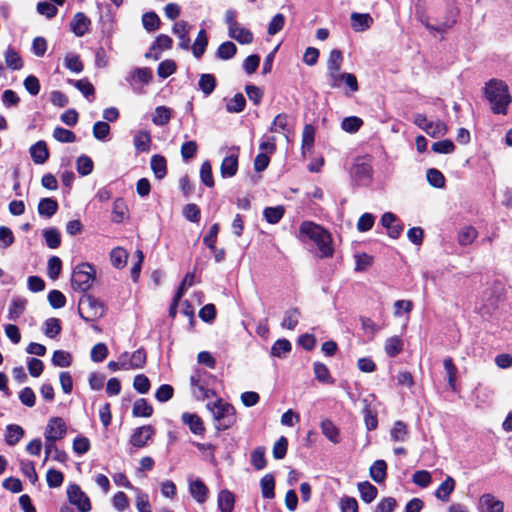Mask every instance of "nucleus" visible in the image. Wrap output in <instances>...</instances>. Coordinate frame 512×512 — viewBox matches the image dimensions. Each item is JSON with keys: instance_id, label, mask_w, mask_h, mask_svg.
<instances>
[{"instance_id": "f257e3e1", "label": "nucleus", "mask_w": 512, "mask_h": 512, "mask_svg": "<svg viewBox=\"0 0 512 512\" xmlns=\"http://www.w3.org/2000/svg\"><path fill=\"white\" fill-rule=\"evenodd\" d=\"M67 427L64 420L60 417L51 418L46 426L44 437H45V458L43 464L47 462L52 452H55L53 460L60 463H65L68 456L65 451L59 449L56 445L58 440H61L66 435Z\"/></svg>"}, {"instance_id": "f03ea898", "label": "nucleus", "mask_w": 512, "mask_h": 512, "mask_svg": "<svg viewBox=\"0 0 512 512\" xmlns=\"http://www.w3.org/2000/svg\"><path fill=\"white\" fill-rule=\"evenodd\" d=\"M299 238L302 242H313L318 249L319 257L326 258L333 255L331 235L321 226L309 221L303 222L299 229Z\"/></svg>"}, {"instance_id": "7ed1b4c3", "label": "nucleus", "mask_w": 512, "mask_h": 512, "mask_svg": "<svg viewBox=\"0 0 512 512\" xmlns=\"http://www.w3.org/2000/svg\"><path fill=\"white\" fill-rule=\"evenodd\" d=\"M485 96L491 104L495 114L507 113V107L511 102L508 86L501 80L492 79L485 87Z\"/></svg>"}, {"instance_id": "20e7f679", "label": "nucleus", "mask_w": 512, "mask_h": 512, "mask_svg": "<svg viewBox=\"0 0 512 512\" xmlns=\"http://www.w3.org/2000/svg\"><path fill=\"white\" fill-rule=\"evenodd\" d=\"M206 407L212 413L213 419L216 422L215 428L218 431L231 428L237 421L234 406L228 402H224L221 398L207 403Z\"/></svg>"}, {"instance_id": "39448f33", "label": "nucleus", "mask_w": 512, "mask_h": 512, "mask_svg": "<svg viewBox=\"0 0 512 512\" xmlns=\"http://www.w3.org/2000/svg\"><path fill=\"white\" fill-rule=\"evenodd\" d=\"M95 280V271L89 263H81L77 265L72 273L71 286L74 290L86 292Z\"/></svg>"}, {"instance_id": "423d86ee", "label": "nucleus", "mask_w": 512, "mask_h": 512, "mask_svg": "<svg viewBox=\"0 0 512 512\" xmlns=\"http://www.w3.org/2000/svg\"><path fill=\"white\" fill-rule=\"evenodd\" d=\"M104 305L97 298L90 294L81 296L78 304V312L80 317L86 321H94L104 315Z\"/></svg>"}, {"instance_id": "0eeeda50", "label": "nucleus", "mask_w": 512, "mask_h": 512, "mask_svg": "<svg viewBox=\"0 0 512 512\" xmlns=\"http://www.w3.org/2000/svg\"><path fill=\"white\" fill-rule=\"evenodd\" d=\"M67 496L69 502L76 506L80 512H89L91 510L90 499L79 485H69L67 488Z\"/></svg>"}, {"instance_id": "6e6552de", "label": "nucleus", "mask_w": 512, "mask_h": 512, "mask_svg": "<svg viewBox=\"0 0 512 512\" xmlns=\"http://www.w3.org/2000/svg\"><path fill=\"white\" fill-rule=\"evenodd\" d=\"M153 79V73L150 68H134L126 76V81L133 88V90L137 93H141L142 90L136 87V83H141L142 85H148Z\"/></svg>"}, {"instance_id": "1a4fd4ad", "label": "nucleus", "mask_w": 512, "mask_h": 512, "mask_svg": "<svg viewBox=\"0 0 512 512\" xmlns=\"http://www.w3.org/2000/svg\"><path fill=\"white\" fill-rule=\"evenodd\" d=\"M203 374L204 372L196 370L190 376L191 391L197 400L208 399L211 396L215 395V392L213 390L205 387L204 382L202 380Z\"/></svg>"}, {"instance_id": "9d476101", "label": "nucleus", "mask_w": 512, "mask_h": 512, "mask_svg": "<svg viewBox=\"0 0 512 512\" xmlns=\"http://www.w3.org/2000/svg\"><path fill=\"white\" fill-rule=\"evenodd\" d=\"M123 370H136L144 367L146 363V352L143 348L134 351L132 354L123 352L121 355Z\"/></svg>"}, {"instance_id": "9b49d317", "label": "nucleus", "mask_w": 512, "mask_h": 512, "mask_svg": "<svg viewBox=\"0 0 512 512\" xmlns=\"http://www.w3.org/2000/svg\"><path fill=\"white\" fill-rule=\"evenodd\" d=\"M239 148H231L221 163L220 173L223 178H231L238 171Z\"/></svg>"}, {"instance_id": "f8f14e48", "label": "nucleus", "mask_w": 512, "mask_h": 512, "mask_svg": "<svg viewBox=\"0 0 512 512\" xmlns=\"http://www.w3.org/2000/svg\"><path fill=\"white\" fill-rule=\"evenodd\" d=\"M155 434V429L151 425H145L136 428L130 436V444L137 448L145 447Z\"/></svg>"}, {"instance_id": "ddd939ff", "label": "nucleus", "mask_w": 512, "mask_h": 512, "mask_svg": "<svg viewBox=\"0 0 512 512\" xmlns=\"http://www.w3.org/2000/svg\"><path fill=\"white\" fill-rule=\"evenodd\" d=\"M479 512H503L504 503L491 493L480 496L477 504Z\"/></svg>"}, {"instance_id": "4468645a", "label": "nucleus", "mask_w": 512, "mask_h": 512, "mask_svg": "<svg viewBox=\"0 0 512 512\" xmlns=\"http://www.w3.org/2000/svg\"><path fill=\"white\" fill-rule=\"evenodd\" d=\"M329 85L332 88H340L343 84L347 85L352 92L358 91L357 78L352 73L341 72V70L335 73L334 77H327Z\"/></svg>"}, {"instance_id": "2eb2a0df", "label": "nucleus", "mask_w": 512, "mask_h": 512, "mask_svg": "<svg viewBox=\"0 0 512 512\" xmlns=\"http://www.w3.org/2000/svg\"><path fill=\"white\" fill-rule=\"evenodd\" d=\"M188 484L189 493L193 499L199 504L206 502L209 490L204 482L199 478L193 479L192 477H188Z\"/></svg>"}, {"instance_id": "dca6fc26", "label": "nucleus", "mask_w": 512, "mask_h": 512, "mask_svg": "<svg viewBox=\"0 0 512 512\" xmlns=\"http://www.w3.org/2000/svg\"><path fill=\"white\" fill-rule=\"evenodd\" d=\"M389 435L394 443H406L410 439V430L406 423L398 420L393 423Z\"/></svg>"}, {"instance_id": "f3484780", "label": "nucleus", "mask_w": 512, "mask_h": 512, "mask_svg": "<svg viewBox=\"0 0 512 512\" xmlns=\"http://www.w3.org/2000/svg\"><path fill=\"white\" fill-rule=\"evenodd\" d=\"M350 19L351 27L355 32L366 31L373 24V18L368 13L353 12Z\"/></svg>"}, {"instance_id": "a211bd4d", "label": "nucleus", "mask_w": 512, "mask_h": 512, "mask_svg": "<svg viewBox=\"0 0 512 512\" xmlns=\"http://www.w3.org/2000/svg\"><path fill=\"white\" fill-rule=\"evenodd\" d=\"M191 26L185 21L176 22L173 26V33L179 38V47L183 50L190 48L189 31Z\"/></svg>"}, {"instance_id": "6ab92c4d", "label": "nucleus", "mask_w": 512, "mask_h": 512, "mask_svg": "<svg viewBox=\"0 0 512 512\" xmlns=\"http://www.w3.org/2000/svg\"><path fill=\"white\" fill-rule=\"evenodd\" d=\"M181 419L193 434L202 435L205 432L203 421L197 414L185 412L182 414Z\"/></svg>"}, {"instance_id": "aec40b11", "label": "nucleus", "mask_w": 512, "mask_h": 512, "mask_svg": "<svg viewBox=\"0 0 512 512\" xmlns=\"http://www.w3.org/2000/svg\"><path fill=\"white\" fill-rule=\"evenodd\" d=\"M89 26V18L81 12L76 13L70 23L71 30L78 37L85 35L89 30Z\"/></svg>"}, {"instance_id": "412c9836", "label": "nucleus", "mask_w": 512, "mask_h": 512, "mask_svg": "<svg viewBox=\"0 0 512 512\" xmlns=\"http://www.w3.org/2000/svg\"><path fill=\"white\" fill-rule=\"evenodd\" d=\"M30 155L35 164H44L49 158V151L44 141L40 140L30 147Z\"/></svg>"}, {"instance_id": "4be33fe9", "label": "nucleus", "mask_w": 512, "mask_h": 512, "mask_svg": "<svg viewBox=\"0 0 512 512\" xmlns=\"http://www.w3.org/2000/svg\"><path fill=\"white\" fill-rule=\"evenodd\" d=\"M343 63V54L338 49H333L327 60V77H334L335 73L341 70Z\"/></svg>"}, {"instance_id": "5701e85b", "label": "nucleus", "mask_w": 512, "mask_h": 512, "mask_svg": "<svg viewBox=\"0 0 512 512\" xmlns=\"http://www.w3.org/2000/svg\"><path fill=\"white\" fill-rule=\"evenodd\" d=\"M322 434L332 443L338 444L341 441L340 431L330 419H324L321 424Z\"/></svg>"}, {"instance_id": "b1692460", "label": "nucleus", "mask_w": 512, "mask_h": 512, "mask_svg": "<svg viewBox=\"0 0 512 512\" xmlns=\"http://www.w3.org/2000/svg\"><path fill=\"white\" fill-rule=\"evenodd\" d=\"M455 485V480L451 476H447L435 491V497L442 502L449 501L450 495L455 489Z\"/></svg>"}, {"instance_id": "393cba45", "label": "nucleus", "mask_w": 512, "mask_h": 512, "mask_svg": "<svg viewBox=\"0 0 512 512\" xmlns=\"http://www.w3.org/2000/svg\"><path fill=\"white\" fill-rule=\"evenodd\" d=\"M228 35L240 44H250L253 41L252 32L240 24L233 29H229Z\"/></svg>"}, {"instance_id": "a878e982", "label": "nucleus", "mask_w": 512, "mask_h": 512, "mask_svg": "<svg viewBox=\"0 0 512 512\" xmlns=\"http://www.w3.org/2000/svg\"><path fill=\"white\" fill-rule=\"evenodd\" d=\"M217 503L221 512H232L234 508L235 497L232 492L224 489L219 492Z\"/></svg>"}, {"instance_id": "bb28decb", "label": "nucleus", "mask_w": 512, "mask_h": 512, "mask_svg": "<svg viewBox=\"0 0 512 512\" xmlns=\"http://www.w3.org/2000/svg\"><path fill=\"white\" fill-rule=\"evenodd\" d=\"M423 131L433 138L444 136L448 132V127L441 120H428Z\"/></svg>"}, {"instance_id": "cd10ccee", "label": "nucleus", "mask_w": 512, "mask_h": 512, "mask_svg": "<svg viewBox=\"0 0 512 512\" xmlns=\"http://www.w3.org/2000/svg\"><path fill=\"white\" fill-rule=\"evenodd\" d=\"M58 210V203L53 198H42L38 204V213L46 218L52 217Z\"/></svg>"}, {"instance_id": "c85d7f7f", "label": "nucleus", "mask_w": 512, "mask_h": 512, "mask_svg": "<svg viewBox=\"0 0 512 512\" xmlns=\"http://www.w3.org/2000/svg\"><path fill=\"white\" fill-rule=\"evenodd\" d=\"M133 144L138 152H147L150 149L151 135L146 130L138 131L133 139Z\"/></svg>"}, {"instance_id": "c756f323", "label": "nucleus", "mask_w": 512, "mask_h": 512, "mask_svg": "<svg viewBox=\"0 0 512 512\" xmlns=\"http://www.w3.org/2000/svg\"><path fill=\"white\" fill-rule=\"evenodd\" d=\"M27 301L23 298H13L8 309L7 318L16 321L25 311Z\"/></svg>"}, {"instance_id": "7c9ffc66", "label": "nucleus", "mask_w": 512, "mask_h": 512, "mask_svg": "<svg viewBox=\"0 0 512 512\" xmlns=\"http://www.w3.org/2000/svg\"><path fill=\"white\" fill-rule=\"evenodd\" d=\"M207 45H208V38L206 35V31L204 29H201L198 32V35L191 47L194 57L197 59H200L202 57V55L204 54Z\"/></svg>"}, {"instance_id": "2f4dec72", "label": "nucleus", "mask_w": 512, "mask_h": 512, "mask_svg": "<svg viewBox=\"0 0 512 512\" xmlns=\"http://www.w3.org/2000/svg\"><path fill=\"white\" fill-rule=\"evenodd\" d=\"M300 315V311L297 308H291L285 311L281 323L282 328L294 330L299 323Z\"/></svg>"}, {"instance_id": "473e14b6", "label": "nucleus", "mask_w": 512, "mask_h": 512, "mask_svg": "<svg viewBox=\"0 0 512 512\" xmlns=\"http://www.w3.org/2000/svg\"><path fill=\"white\" fill-rule=\"evenodd\" d=\"M151 169L157 179H163L167 173L166 159L161 155H153L150 161Z\"/></svg>"}, {"instance_id": "72a5a7b5", "label": "nucleus", "mask_w": 512, "mask_h": 512, "mask_svg": "<svg viewBox=\"0 0 512 512\" xmlns=\"http://www.w3.org/2000/svg\"><path fill=\"white\" fill-rule=\"evenodd\" d=\"M261 493L263 498L273 499L275 496V479L272 474L264 475L260 480Z\"/></svg>"}, {"instance_id": "f704fd0d", "label": "nucleus", "mask_w": 512, "mask_h": 512, "mask_svg": "<svg viewBox=\"0 0 512 512\" xmlns=\"http://www.w3.org/2000/svg\"><path fill=\"white\" fill-rule=\"evenodd\" d=\"M315 128L311 124H306L302 132V153L311 151L314 146Z\"/></svg>"}, {"instance_id": "c9c22d12", "label": "nucleus", "mask_w": 512, "mask_h": 512, "mask_svg": "<svg viewBox=\"0 0 512 512\" xmlns=\"http://www.w3.org/2000/svg\"><path fill=\"white\" fill-rule=\"evenodd\" d=\"M403 349V341L399 336L389 337L385 341L384 350L389 357L397 356Z\"/></svg>"}, {"instance_id": "e433bc0d", "label": "nucleus", "mask_w": 512, "mask_h": 512, "mask_svg": "<svg viewBox=\"0 0 512 512\" xmlns=\"http://www.w3.org/2000/svg\"><path fill=\"white\" fill-rule=\"evenodd\" d=\"M24 435V430L21 426L10 424L6 428L5 440L10 446L17 444Z\"/></svg>"}, {"instance_id": "4c0bfd02", "label": "nucleus", "mask_w": 512, "mask_h": 512, "mask_svg": "<svg viewBox=\"0 0 512 512\" xmlns=\"http://www.w3.org/2000/svg\"><path fill=\"white\" fill-rule=\"evenodd\" d=\"M112 265L117 269H122L126 266L128 260V253L121 247L114 248L110 253Z\"/></svg>"}, {"instance_id": "58836bf2", "label": "nucleus", "mask_w": 512, "mask_h": 512, "mask_svg": "<svg viewBox=\"0 0 512 512\" xmlns=\"http://www.w3.org/2000/svg\"><path fill=\"white\" fill-rule=\"evenodd\" d=\"M358 490L361 499L366 503H371L376 498L378 493L377 488L367 481L359 483Z\"/></svg>"}, {"instance_id": "ea45409f", "label": "nucleus", "mask_w": 512, "mask_h": 512, "mask_svg": "<svg viewBox=\"0 0 512 512\" xmlns=\"http://www.w3.org/2000/svg\"><path fill=\"white\" fill-rule=\"evenodd\" d=\"M387 464L384 460H376L370 467V476L377 482L381 483L386 478Z\"/></svg>"}, {"instance_id": "a19ab883", "label": "nucleus", "mask_w": 512, "mask_h": 512, "mask_svg": "<svg viewBox=\"0 0 512 512\" xmlns=\"http://www.w3.org/2000/svg\"><path fill=\"white\" fill-rule=\"evenodd\" d=\"M285 209L283 206L278 205L275 207H267L263 211L265 220L270 224H277L284 216Z\"/></svg>"}, {"instance_id": "79ce46f5", "label": "nucleus", "mask_w": 512, "mask_h": 512, "mask_svg": "<svg viewBox=\"0 0 512 512\" xmlns=\"http://www.w3.org/2000/svg\"><path fill=\"white\" fill-rule=\"evenodd\" d=\"M477 231L472 226L463 227L458 234V242L461 246H468L477 238Z\"/></svg>"}, {"instance_id": "37998d69", "label": "nucleus", "mask_w": 512, "mask_h": 512, "mask_svg": "<svg viewBox=\"0 0 512 512\" xmlns=\"http://www.w3.org/2000/svg\"><path fill=\"white\" fill-rule=\"evenodd\" d=\"M171 119V110L166 106H158L152 117V122L157 126L166 125Z\"/></svg>"}, {"instance_id": "c03bdc74", "label": "nucleus", "mask_w": 512, "mask_h": 512, "mask_svg": "<svg viewBox=\"0 0 512 512\" xmlns=\"http://www.w3.org/2000/svg\"><path fill=\"white\" fill-rule=\"evenodd\" d=\"M153 413L152 406L143 398L134 402L133 415L136 417H150Z\"/></svg>"}, {"instance_id": "a18cd8bd", "label": "nucleus", "mask_w": 512, "mask_h": 512, "mask_svg": "<svg viewBox=\"0 0 512 512\" xmlns=\"http://www.w3.org/2000/svg\"><path fill=\"white\" fill-rule=\"evenodd\" d=\"M43 236L47 246L56 249L61 244V235L56 228H48L43 231Z\"/></svg>"}, {"instance_id": "49530a36", "label": "nucleus", "mask_w": 512, "mask_h": 512, "mask_svg": "<svg viewBox=\"0 0 512 512\" xmlns=\"http://www.w3.org/2000/svg\"><path fill=\"white\" fill-rule=\"evenodd\" d=\"M291 349V343L287 339H278L271 347V355L281 358L288 354Z\"/></svg>"}, {"instance_id": "de8ad7c7", "label": "nucleus", "mask_w": 512, "mask_h": 512, "mask_svg": "<svg viewBox=\"0 0 512 512\" xmlns=\"http://www.w3.org/2000/svg\"><path fill=\"white\" fill-rule=\"evenodd\" d=\"M426 178L428 183L435 188H443L445 186V177L438 169H428Z\"/></svg>"}, {"instance_id": "09e8293b", "label": "nucleus", "mask_w": 512, "mask_h": 512, "mask_svg": "<svg viewBox=\"0 0 512 512\" xmlns=\"http://www.w3.org/2000/svg\"><path fill=\"white\" fill-rule=\"evenodd\" d=\"M127 212V206L125 201L122 198H117L113 202V210H112V221L116 223H120L123 221Z\"/></svg>"}, {"instance_id": "8fccbe9b", "label": "nucleus", "mask_w": 512, "mask_h": 512, "mask_svg": "<svg viewBox=\"0 0 512 512\" xmlns=\"http://www.w3.org/2000/svg\"><path fill=\"white\" fill-rule=\"evenodd\" d=\"M216 87V79L212 74H202L199 79V88L206 95L209 96Z\"/></svg>"}, {"instance_id": "3c124183", "label": "nucleus", "mask_w": 512, "mask_h": 512, "mask_svg": "<svg viewBox=\"0 0 512 512\" xmlns=\"http://www.w3.org/2000/svg\"><path fill=\"white\" fill-rule=\"evenodd\" d=\"M237 52L236 45L231 41L223 42L217 49V57L222 60L231 59Z\"/></svg>"}, {"instance_id": "603ef678", "label": "nucleus", "mask_w": 512, "mask_h": 512, "mask_svg": "<svg viewBox=\"0 0 512 512\" xmlns=\"http://www.w3.org/2000/svg\"><path fill=\"white\" fill-rule=\"evenodd\" d=\"M246 100L241 93H237L226 104V110L230 113H240L244 110Z\"/></svg>"}, {"instance_id": "864d4df0", "label": "nucleus", "mask_w": 512, "mask_h": 512, "mask_svg": "<svg viewBox=\"0 0 512 512\" xmlns=\"http://www.w3.org/2000/svg\"><path fill=\"white\" fill-rule=\"evenodd\" d=\"M443 365H444V369L447 373L449 387L452 390H455L456 389L457 368L454 365L452 358H450V357L445 358L443 361Z\"/></svg>"}, {"instance_id": "5fc2aeb1", "label": "nucleus", "mask_w": 512, "mask_h": 512, "mask_svg": "<svg viewBox=\"0 0 512 512\" xmlns=\"http://www.w3.org/2000/svg\"><path fill=\"white\" fill-rule=\"evenodd\" d=\"M77 172L82 176H87L93 171V161L86 155H81L76 161Z\"/></svg>"}, {"instance_id": "6e6d98bb", "label": "nucleus", "mask_w": 512, "mask_h": 512, "mask_svg": "<svg viewBox=\"0 0 512 512\" xmlns=\"http://www.w3.org/2000/svg\"><path fill=\"white\" fill-rule=\"evenodd\" d=\"M53 137L55 140L61 143H73L76 140V135L73 131L56 127L53 131Z\"/></svg>"}, {"instance_id": "4d7b16f0", "label": "nucleus", "mask_w": 512, "mask_h": 512, "mask_svg": "<svg viewBox=\"0 0 512 512\" xmlns=\"http://www.w3.org/2000/svg\"><path fill=\"white\" fill-rule=\"evenodd\" d=\"M200 178L205 186L210 188L214 186L212 166L209 160H206L202 163L200 168Z\"/></svg>"}, {"instance_id": "13d9d810", "label": "nucleus", "mask_w": 512, "mask_h": 512, "mask_svg": "<svg viewBox=\"0 0 512 512\" xmlns=\"http://www.w3.org/2000/svg\"><path fill=\"white\" fill-rule=\"evenodd\" d=\"M5 62L6 65L12 70H19L23 66L21 57L15 50L11 48H8L5 52Z\"/></svg>"}, {"instance_id": "bf43d9fd", "label": "nucleus", "mask_w": 512, "mask_h": 512, "mask_svg": "<svg viewBox=\"0 0 512 512\" xmlns=\"http://www.w3.org/2000/svg\"><path fill=\"white\" fill-rule=\"evenodd\" d=\"M72 357L69 352L56 350L52 356V363L57 367H68L71 365Z\"/></svg>"}, {"instance_id": "052dcab7", "label": "nucleus", "mask_w": 512, "mask_h": 512, "mask_svg": "<svg viewBox=\"0 0 512 512\" xmlns=\"http://www.w3.org/2000/svg\"><path fill=\"white\" fill-rule=\"evenodd\" d=\"M61 332V324L58 318H48L44 323V334L49 338L56 337Z\"/></svg>"}, {"instance_id": "680f3d73", "label": "nucleus", "mask_w": 512, "mask_h": 512, "mask_svg": "<svg viewBox=\"0 0 512 512\" xmlns=\"http://www.w3.org/2000/svg\"><path fill=\"white\" fill-rule=\"evenodd\" d=\"M362 125V119L356 116H350L342 120L341 128L348 133H355L360 129Z\"/></svg>"}, {"instance_id": "e2e57ef3", "label": "nucleus", "mask_w": 512, "mask_h": 512, "mask_svg": "<svg viewBox=\"0 0 512 512\" xmlns=\"http://www.w3.org/2000/svg\"><path fill=\"white\" fill-rule=\"evenodd\" d=\"M64 65L74 73H80L83 70V64L78 55L68 53L64 58Z\"/></svg>"}, {"instance_id": "0e129e2a", "label": "nucleus", "mask_w": 512, "mask_h": 512, "mask_svg": "<svg viewBox=\"0 0 512 512\" xmlns=\"http://www.w3.org/2000/svg\"><path fill=\"white\" fill-rule=\"evenodd\" d=\"M251 463L257 470H262L266 466L264 447H257L252 451Z\"/></svg>"}, {"instance_id": "69168bd1", "label": "nucleus", "mask_w": 512, "mask_h": 512, "mask_svg": "<svg viewBox=\"0 0 512 512\" xmlns=\"http://www.w3.org/2000/svg\"><path fill=\"white\" fill-rule=\"evenodd\" d=\"M176 71V63L174 60L167 59L162 61L157 68V74L160 78L166 79Z\"/></svg>"}, {"instance_id": "338daca9", "label": "nucleus", "mask_w": 512, "mask_h": 512, "mask_svg": "<svg viewBox=\"0 0 512 512\" xmlns=\"http://www.w3.org/2000/svg\"><path fill=\"white\" fill-rule=\"evenodd\" d=\"M288 127V116L285 113L278 114L270 126V131L275 133H285Z\"/></svg>"}, {"instance_id": "774afa93", "label": "nucleus", "mask_w": 512, "mask_h": 512, "mask_svg": "<svg viewBox=\"0 0 512 512\" xmlns=\"http://www.w3.org/2000/svg\"><path fill=\"white\" fill-rule=\"evenodd\" d=\"M341 512H358L357 500L350 496H343L339 500Z\"/></svg>"}]
</instances>
